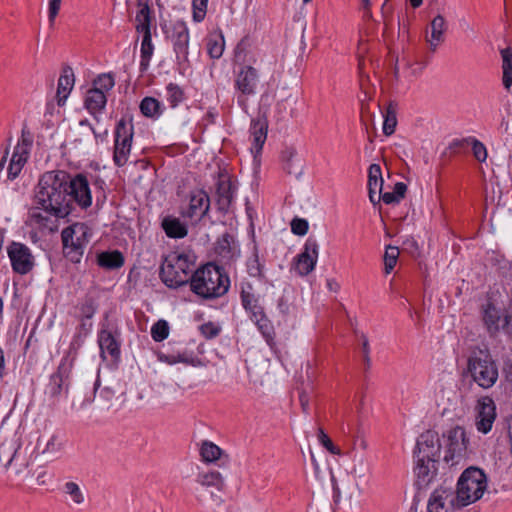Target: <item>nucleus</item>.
<instances>
[{
    "label": "nucleus",
    "instance_id": "f257e3e1",
    "mask_svg": "<svg viewBox=\"0 0 512 512\" xmlns=\"http://www.w3.org/2000/svg\"><path fill=\"white\" fill-rule=\"evenodd\" d=\"M34 203L56 217H67L76 205L87 209L92 204L88 180L83 174L72 177L63 170L47 171L35 188Z\"/></svg>",
    "mask_w": 512,
    "mask_h": 512
},
{
    "label": "nucleus",
    "instance_id": "f03ea898",
    "mask_svg": "<svg viewBox=\"0 0 512 512\" xmlns=\"http://www.w3.org/2000/svg\"><path fill=\"white\" fill-rule=\"evenodd\" d=\"M229 287L228 275L213 263L199 267L192 274L190 289L203 299L219 298L228 292Z\"/></svg>",
    "mask_w": 512,
    "mask_h": 512
},
{
    "label": "nucleus",
    "instance_id": "7ed1b4c3",
    "mask_svg": "<svg viewBox=\"0 0 512 512\" xmlns=\"http://www.w3.org/2000/svg\"><path fill=\"white\" fill-rule=\"evenodd\" d=\"M195 263L185 253L172 252L164 258L160 266L159 276L169 288H178L191 284Z\"/></svg>",
    "mask_w": 512,
    "mask_h": 512
},
{
    "label": "nucleus",
    "instance_id": "20e7f679",
    "mask_svg": "<svg viewBox=\"0 0 512 512\" xmlns=\"http://www.w3.org/2000/svg\"><path fill=\"white\" fill-rule=\"evenodd\" d=\"M467 374L481 388L489 389L499 378L498 366L488 349H473L467 359Z\"/></svg>",
    "mask_w": 512,
    "mask_h": 512
},
{
    "label": "nucleus",
    "instance_id": "39448f33",
    "mask_svg": "<svg viewBox=\"0 0 512 512\" xmlns=\"http://www.w3.org/2000/svg\"><path fill=\"white\" fill-rule=\"evenodd\" d=\"M486 487L484 472L477 467H469L458 480L456 499H450V502L457 507L468 506L482 497Z\"/></svg>",
    "mask_w": 512,
    "mask_h": 512
},
{
    "label": "nucleus",
    "instance_id": "423d86ee",
    "mask_svg": "<svg viewBox=\"0 0 512 512\" xmlns=\"http://www.w3.org/2000/svg\"><path fill=\"white\" fill-rule=\"evenodd\" d=\"M90 229L84 223H74L62 230L63 253L73 263H79L89 243Z\"/></svg>",
    "mask_w": 512,
    "mask_h": 512
},
{
    "label": "nucleus",
    "instance_id": "0eeeda50",
    "mask_svg": "<svg viewBox=\"0 0 512 512\" xmlns=\"http://www.w3.org/2000/svg\"><path fill=\"white\" fill-rule=\"evenodd\" d=\"M76 354V347L74 343H72L67 354L62 358L56 372L50 376L49 383L46 387V394L50 398L57 400L59 397L68 394L70 376Z\"/></svg>",
    "mask_w": 512,
    "mask_h": 512
},
{
    "label": "nucleus",
    "instance_id": "6e6552de",
    "mask_svg": "<svg viewBox=\"0 0 512 512\" xmlns=\"http://www.w3.org/2000/svg\"><path fill=\"white\" fill-rule=\"evenodd\" d=\"M167 39L172 43L173 50L176 55L177 65L183 74L190 67L189 61V29L185 22L175 21L165 31Z\"/></svg>",
    "mask_w": 512,
    "mask_h": 512
},
{
    "label": "nucleus",
    "instance_id": "1a4fd4ad",
    "mask_svg": "<svg viewBox=\"0 0 512 512\" xmlns=\"http://www.w3.org/2000/svg\"><path fill=\"white\" fill-rule=\"evenodd\" d=\"M134 135V127L130 120L121 118L114 132L113 162L117 167L127 164Z\"/></svg>",
    "mask_w": 512,
    "mask_h": 512
},
{
    "label": "nucleus",
    "instance_id": "9d476101",
    "mask_svg": "<svg viewBox=\"0 0 512 512\" xmlns=\"http://www.w3.org/2000/svg\"><path fill=\"white\" fill-rule=\"evenodd\" d=\"M483 324L490 336H496L501 330L512 335V314L503 313L493 302L487 301L481 307Z\"/></svg>",
    "mask_w": 512,
    "mask_h": 512
},
{
    "label": "nucleus",
    "instance_id": "9b49d317",
    "mask_svg": "<svg viewBox=\"0 0 512 512\" xmlns=\"http://www.w3.org/2000/svg\"><path fill=\"white\" fill-rule=\"evenodd\" d=\"M258 80V71L251 65H243L235 76L234 86L239 92L237 103L244 111L248 108V97L256 93Z\"/></svg>",
    "mask_w": 512,
    "mask_h": 512
},
{
    "label": "nucleus",
    "instance_id": "f8f14e48",
    "mask_svg": "<svg viewBox=\"0 0 512 512\" xmlns=\"http://www.w3.org/2000/svg\"><path fill=\"white\" fill-rule=\"evenodd\" d=\"M34 137L27 126L21 131V138L14 148L10 163L8 166V179L14 180L19 176L23 167L27 163L30 151L33 145Z\"/></svg>",
    "mask_w": 512,
    "mask_h": 512
},
{
    "label": "nucleus",
    "instance_id": "ddd939ff",
    "mask_svg": "<svg viewBox=\"0 0 512 512\" xmlns=\"http://www.w3.org/2000/svg\"><path fill=\"white\" fill-rule=\"evenodd\" d=\"M7 253L14 272L25 275L33 269L34 257L26 245L12 242L7 248Z\"/></svg>",
    "mask_w": 512,
    "mask_h": 512
},
{
    "label": "nucleus",
    "instance_id": "4468645a",
    "mask_svg": "<svg viewBox=\"0 0 512 512\" xmlns=\"http://www.w3.org/2000/svg\"><path fill=\"white\" fill-rule=\"evenodd\" d=\"M319 255V244L313 237L307 238L303 251L295 258V270L300 276L311 273L317 263Z\"/></svg>",
    "mask_w": 512,
    "mask_h": 512
},
{
    "label": "nucleus",
    "instance_id": "2eb2a0df",
    "mask_svg": "<svg viewBox=\"0 0 512 512\" xmlns=\"http://www.w3.org/2000/svg\"><path fill=\"white\" fill-rule=\"evenodd\" d=\"M441 443L436 431L427 430L420 434L417 439L414 450V457H423L425 459L439 460Z\"/></svg>",
    "mask_w": 512,
    "mask_h": 512
},
{
    "label": "nucleus",
    "instance_id": "dca6fc26",
    "mask_svg": "<svg viewBox=\"0 0 512 512\" xmlns=\"http://www.w3.org/2000/svg\"><path fill=\"white\" fill-rule=\"evenodd\" d=\"M448 450L444 460L451 466L456 465L464 457L468 446L465 430L461 427H455L450 430L448 435Z\"/></svg>",
    "mask_w": 512,
    "mask_h": 512
},
{
    "label": "nucleus",
    "instance_id": "f3484780",
    "mask_svg": "<svg viewBox=\"0 0 512 512\" xmlns=\"http://www.w3.org/2000/svg\"><path fill=\"white\" fill-rule=\"evenodd\" d=\"M9 465L6 469H9L16 476H23L29 472L28 468L33 460L36 458L31 448V444L22 446L21 444L16 445L13 455L9 456Z\"/></svg>",
    "mask_w": 512,
    "mask_h": 512
},
{
    "label": "nucleus",
    "instance_id": "a211bd4d",
    "mask_svg": "<svg viewBox=\"0 0 512 512\" xmlns=\"http://www.w3.org/2000/svg\"><path fill=\"white\" fill-rule=\"evenodd\" d=\"M476 412L477 430L484 434L488 433L496 419V406L493 399L489 396L478 399Z\"/></svg>",
    "mask_w": 512,
    "mask_h": 512
},
{
    "label": "nucleus",
    "instance_id": "6ab92c4d",
    "mask_svg": "<svg viewBox=\"0 0 512 512\" xmlns=\"http://www.w3.org/2000/svg\"><path fill=\"white\" fill-rule=\"evenodd\" d=\"M236 187L227 173H219L216 182V205L219 211L228 212L235 195Z\"/></svg>",
    "mask_w": 512,
    "mask_h": 512
},
{
    "label": "nucleus",
    "instance_id": "aec40b11",
    "mask_svg": "<svg viewBox=\"0 0 512 512\" xmlns=\"http://www.w3.org/2000/svg\"><path fill=\"white\" fill-rule=\"evenodd\" d=\"M35 457L43 456L46 459H52L59 455L63 448V443L57 434H42L38 436L36 444L31 445Z\"/></svg>",
    "mask_w": 512,
    "mask_h": 512
},
{
    "label": "nucleus",
    "instance_id": "412c9836",
    "mask_svg": "<svg viewBox=\"0 0 512 512\" xmlns=\"http://www.w3.org/2000/svg\"><path fill=\"white\" fill-rule=\"evenodd\" d=\"M214 251L225 264L236 261L240 256L239 243L234 235L230 233H224L217 239Z\"/></svg>",
    "mask_w": 512,
    "mask_h": 512
},
{
    "label": "nucleus",
    "instance_id": "4be33fe9",
    "mask_svg": "<svg viewBox=\"0 0 512 512\" xmlns=\"http://www.w3.org/2000/svg\"><path fill=\"white\" fill-rule=\"evenodd\" d=\"M438 461L430 458L414 457V474L419 487L427 486L434 479L437 473Z\"/></svg>",
    "mask_w": 512,
    "mask_h": 512
},
{
    "label": "nucleus",
    "instance_id": "5701e85b",
    "mask_svg": "<svg viewBox=\"0 0 512 512\" xmlns=\"http://www.w3.org/2000/svg\"><path fill=\"white\" fill-rule=\"evenodd\" d=\"M268 122L264 115H258L252 119L250 125V136L252 138L251 152L256 157L262 151L267 139Z\"/></svg>",
    "mask_w": 512,
    "mask_h": 512
},
{
    "label": "nucleus",
    "instance_id": "b1692460",
    "mask_svg": "<svg viewBox=\"0 0 512 512\" xmlns=\"http://www.w3.org/2000/svg\"><path fill=\"white\" fill-rule=\"evenodd\" d=\"M210 209V198L203 190L191 192L189 197V206L185 216L189 218H203Z\"/></svg>",
    "mask_w": 512,
    "mask_h": 512
},
{
    "label": "nucleus",
    "instance_id": "393cba45",
    "mask_svg": "<svg viewBox=\"0 0 512 512\" xmlns=\"http://www.w3.org/2000/svg\"><path fill=\"white\" fill-rule=\"evenodd\" d=\"M447 28V21L441 14L436 15L430 22V35L427 33L425 39L432 52L445 41Z\"/></svg>",
    "mask_w": 512,
    "mask_h": 512
},
{
    "label": "nucleus",
    "instance_id": "a878e982",
    "mask_svg": "<svg viewBox=\"0 0 512 512\" xmlns=\"http://www.w3.org/2000/svg\"><path fill=\"white\" fill-rule=\"evenodd\" d=\"M383 182L380 165L371 164L368 169V193L369 199L374 205L381 201V197L378 195L382 192Z\"/></svg>",
    "mask_w": 512,
    "mask_h": 512
},
{
    "label": "nucleus",
    "instance_id": "bb28decb",
    "mask_svg": "<svg viewBox=\"0 0 512 512\" xmlns=\"http://www.w3.org/2000/svg\"><path fill=\"white\" fill-rule=\"evenodd\" d=\"M75 82L74 72L70 66H65L58 79L56 100L59 106H63L68 98Z\"/></svg>",
    "mask_w": 512,
    "mask_h": 512
},
{
    "label": "nucleus",
    "instance_id": "cd10ccee",
    "mask_svg": "<svg viewBox=\"0 0 512 512\" xmlns=\"http://www.w3.org/2000/svg\"><path fill=\"white\" fill-rule=\"evenodd\" d=\"M107 103V96L98 89L90 88L85 95L84 107L99 121L98 115L104 110Z\"/></svg>",
    "mask_w": 512,
    "mask_h": 512
},
{
    "label": "nucleus",
    "instance_id": "c85d7f7f",
    "mask_svg": "<svg viewBox=\"0 0 512 512\" xmlns=\"http://www.w3.org/2000/svg\"><path fill=\"white\" fill-rule=\"evenodd\" d=\"M29 215L31 223L36 225L39 229H45L49 232L57 230L58 219L60 217L46 213L42 208H39L38 205H35V207L31 209Z\"/></svg>",
    "mask_w": 512,
    "mask_h": 512
},
{
    "label": "nucleus",
    "instance_id": "c756f323",
    "mask_svg": "<svg viewBox=\"0 0 512 512\" xmlns=\"http://www.w3.org/2000/svg\"><path fill=\"white\" fill-rule=\"evenodd\" d=\"M296 157L297 150L294 147H287L281 153V161L284 171L287 174L299 177L303 173V164Z\"/></svg>",
    "mask_w": 512,
    "mask_h": 512
},
{
    "label": "nucleus",
    "instance_id": "7c9ffc66",
    "mask_svg": "<svg viewBox=\"0 0 512 512\" xmlns=\"http://www.w3.org/2000/svg\"><path fill=\"white\" fill-rule=\"evenodd\" d=\"M98 343L102 355L109 354L113 360L120 356V344L111 331L102 329L98 335Z\"/></svg>",
    "mask_w": 512,
    "mask_h": 512
},
{
    "label": "nucleus",
    "instance_id": "2f4dec72",
    "mask_svg": "<svg viewBox=\"0 0 512 512\" xmlns=\"http://www.w3.org/2000/svg\"><path fill=\"white\" fill-rule=\"evenodd\" d=\"M450 499H453V492L445 489L438 488L436 489L430 496L428 501V511L429 512H447L446 503L450 502Z\"/></svg>",
    "mask_w": 512,
    "mask_h": 512
},
{
    "label": "nucleus",
    "instance_id": "473e14b6",
    "mask_svg": "<svg viewBox=\"0 0 512 512\" xmlns=\"http://www.w3.org/2000/svg\"><path fill=\"white\" fill-rule=\"evenodd\" d=\"M161 226L169 238H184L188 234L187 226L176 217L166 216Z\"/></svg>",
    "mask_w": 512,
    "mask_h": 512
},
{
    "label": "nucleus",
    "instance_id": "72a5a7b5",
    "mask_svg": "<svg viewBox=\"0 0 512 512\" xmlns=\"http://www.w3.org/2000/svg\"><path fill=\"white\" fill-rule=\"evenodd\" d=\"M140 111L143 116L153 120L158 119L164 112V105L154 97H144L139 105Z\"/></svg>",
    "mask_w": 512,
    "mask_h": 512
},
{
    "label": "nucleus",
    "instance_id": "f704fd0d",
    "mask_svg": "<svg viewBox=\"0 0 512 512\" xmlns=\"http://www.w3.org/2000/svg\"><path fill=\"white\" fill-rule=\"evenodd\" d=\"M196 482L203 487L215 488L218 491H222L225 486L221 473L215 470L198 473Z\"/></svg>",
    "mask_w": 512,
    "mask_h": 512
},
{
    "label": "nucleus",
    "instance_id": "c9c22d12",
    "mask_svg": "<svg viewBox=\"0 0 512 512\" xmlns=\"http://www.w3.org/2000/svg\"><path fill=\"white\" fill-rule=\"evenodd\" d=\"M199 453L202 461L205 463H213L217 460H221L223 456L227 458V455L224 454L223 450L218 445L209 440H204L201 442Z\"/></svg>",
    "mask_w": 512,
    "mask_h": 512
},
{
    "label": "nucleus",
    "instance_id": "e433bc0d",
    "mask_svg": "<svg viewBox=\"0 0 512 512\" xmlns=\"http://www.w3.org/2000/svg\"><path fill=\"white\" fill-rule=\"evenodd\" d=\"M97 263L103 268L117 269L123 266L124 257L123 254L118 250L102 252L97 257Z\"/></svg>",
    "mask_w": 512,
    "mask_h": 512
},
{
    "label": "nucleus",
    "instance_id": "4c0bfd02",
    "mask_svg": "<svg viewBox=\"0 0 512 512\" xmlns=\"http://www.w3.org/2000/svg\"><path fill=\"white\" fill-rule=\"evenodd\" d=\"M207 51L211 58L219 59L224 51L225 41L221 33H214L207 38Z\"/></svg>",
    "mask_w": 512,
    "mask_h": 512
},
{
    "label": "nucleus",
    "instance_id": "58836bf2",
    "mask_svg": "<svg viewBox=\"0 0 512 512\" xmlns=\"http://www.w3.org/2000/svg\"><path fill=\"white\" fill-rule=\"evenodd\" d=\"M502 69H503V85L506 89L512 86V50L504 48L501 50Z\"/></svg>",
    "mask_w": 512,
    "mask_h": 512
},
{
    "label": "nucleus",
    "instance_id": "ea45409f",
    "mask_svg": "<svg viewBox=\"0 0 512 512\" xmlns=\"http://www.w3.org/2000/svg\"><path fill=\"white\" fill-rule=\"evenodd\" d=\"M16 445L17 440L14 436L0 441V466L7 468L10 463L9 456L13 455Z\"/></svg>",
    "mask_w": 512,
    "mask_h": 512
},
{
    "label": "nucleus",
    "instance_id": "a19ab883",
    "mask_svg": "<svg viewBox=\"0 0 512 512\" xmlns=\"http://www.w3.org/2000/svg\"><path fill=\"white\" fill-rule=\"evenodd\" d=\"M407 191V186L403 182H398L395 184L392 192H384L379 195L381 200L387 204H396L399 203L401 199L404 198L405 193Z\"/></svg>",
    "mask_w": 512,
    "mask_h": 512
},
{
    "label": "nucleus",
    "instance_id": "79ce46f5",
    "mask_svg": "<svg viewBox=\"0 0 512 512\" xmlns=\"http://www.w3.org/2000/svg\"><path fill=\"white\" fill-rule=\"evenodd\" d=\"M240 297L242 306L248 312L261 306L258 298L252 293V286L249 283L246 284V287L242 286Z\"/></svg>",
    "mask_w": 512,
    "mask_h": 512
},
{
    "label": "nucleus",
    "instance_id": "37998d69",
    "mask_svg": "<svg viewBox=\"0 0 512 512\" xmlns=\"http://www.w3.org/2000/svg\"><path fill=\"white\" fill-rule=\"evenodd\" d=\"M185 98L183 89L176 83H169L166 86V100L170 107H177Z\"/></svg>",
    "mask_w": 512,
    "mask_h": 512
},
{
    "label": "nucleus",
    "instance_id": "c03bdc74",
    "mask_svg": "<svg viewBox=\"0 0 512 512\" xmlns=\"http://www.w3.org/2000/svg\"><path fill=\"white\" fill-rule=\"evenodd\" d=\"M154 52V46L152 44V36H144L141 42V60L140 69L141 71L147 70L149 62Z\"/></svg>",
    "mask_w": 512,
    "mask_h": 512
},
{
    "label": "nucleus",
    "instance_id": "a18cd8bd",
    "mask_svg": "<svg viewBox=\"0 0 512 512\" xmlns=\"http://www.w3.org/2000/svg\"><path fill=\"white\" fill-rule=\"evenodd\" d=\"M115 85L114 77L111 73H104L99 75L96 79L93 81V87L92 89H98L104 94L112 90V88Z\"/></svg>",
    "mask_w": 512,
    "mask_h": 512
},
{
    "label": "nucleus",
    "instance_id": "49530a36",
    "mask_svg": "<svg viewBox=\"0 0 512 512\" xmlns=\"http://www.w3.org/2000/svg\"><path fill=\"white\" fill-rule=\"evenodd\" d=\"M255 324L257 325L259 331L265 338L268 345L272 346L274 343L275 332L273 325L271 321L268 319V317L266 316L263 319L258 320L257 322H255Z\"/></svg>",
    "mask_w": 512,
    "mask_h": 512
},
{
    "label": "nucleus",
    "instance_id": "de8ad7c7",
    "mask_svg": "<svg viewBox=\"0 0 512 512\" xmlns=\"http://www.w3.org/2000/svg\"><path fill=\"white\" fill-rule=\"evenodd\" d=\"M399 257V249L395 246H388L384 254V271L385 274H390L397 264Z\"/></svg>",
    "mask_w": 512,
    "mask_h": 512
},
{
    "label": "nucleus",
    "instance_id": "09e8293b",
    "mask_svg": "<svg viewBox=\"0 0 512 512\" xmlns=\"http://www.w3.org/2000/svg\"><path fill=\"white\" fill-rule=\"evenodd\" d=\"M247 271L252 277H263V265L259 260L258 251L254 248L253 255L247 261Z\"/></svg>",
    "mask_w": 512,
    "mask_h": 512
},
{
    "label": "nucleus",
    "instance_id": "8fccbe9b",
    "mask_svg": "<svg viewBox=\"0 0 512 512\" xmlns=\"http://www.w3.org/2000/svg\"><path fill=\"white\" fill-rule=\"evenodd\" d=\"M397 125L396 113L391 106H389L384 114L383 133L390 136L395 132Z\"/></svg>",
    "mask_w": 512,
    "mask_h": 512
},
{
    "label": "nucleus",
    "instance_id": "3c124183",
    "mask_svg": "<svg viewBox=\"0 0 512 512\" xmlns=\"http://www.w3.org/2000/svg\"><path fill=\"white\" fill-rule=\"evenodd\" d=\"M169 335V326L165 320L157 321L151 328V336L154 341L161 342Z\"/></svg>",
    "mask_w": 512,
    "mask_h": 512
},
{
    "label": "nucleus",
    "instance_id": "603ef678",
    "mask_svg": "<svg viewBox=\"0 0 512 512\" xmlns=\"http://www.w3.org/2000/svg\"><path fill=\"white\" fill-rule=\"evenodd\" d=\"M64 492L71 497L75 504L80 505L84 502V495L77 483L72 481L66 482Z\"/></svg>",
    "mask_w": 512,
    "mask_h": 512
},
{
    "label": "nucleus",
    "instance_id": "864d4df0",
    "mask_svg": "<svg viewBox=\"0 0 512 512\" xmlns=\"http://www.w3.org/2000/svg\"><path fill=\"white\" fill-rule=\"evenodd\" d=\"M208 0H192L193 20L201 22L204 20L207 12Z\"/></svg>",
    "mask_w": 512,
    "mask_h": 512
},
{
    "label": "nucleus",
    "instance_id": "5fc2aeb1",
    "mask_svg": "<svg viewBox=\"0 0 512 512\" xmlns=\"http://www.w3.org/2000/svg\"><path fill=\"white\" fill-rule=\"evenodd\" d=\"M200 332L206 339H213L221 332V327L214 322H207L200 326Z\"/></svg>",
    "mask_w": 512,
    "mask_h": 512
},
{
    "label": "nucleus",
    "instance_id": "6e6d98bb",
    "mask_svg": "<svg viewBox=\"0 0 512 512\" xmlns=\"http://www.w3.org/2000/svg\"><path fill=\"white\" fill-rule=\"evenodd\" d=\"M251 47V41L248 37H244L241 39V41L237 44L235 48V57L242 63H245L247 61L246 55Z\"/></svg>",
    "mask_w": 512,
    "mask_h": 512
},
{
    "label": "nucleus",
    "instance_id": "4d7b16f0",
    "mask_svg": "<svg viewBox=\"0 0 512 512\" xmlns=\"http://www.w3.org/2000/svg\"><path fill=\"white\" fill-rule=\"evenodd\" d=\"M318 440L331 454L341 455V450L333 444L332 440L321 428L318 432Z\"/></svg>",
    "mask_w": 512,
    "mask_h": 512
},
{
    "label": "nucleus",
    "instance_id": "13d9d810",
    "mask_svg": "<svg viewBox=\"0 0 512 512\" xmlns=\"http://www.w3.org/2000/svg\"><path fill=\"white\" fill-rule=\"evenodd\" d=\"M472 151L474 157L479 162H484L487 159V149L485 145L477 139H472Z\"/></svg>",
    "mask_w": 512,
    "mask_h": 512
},
{
    "label": "nucleus",
    "instance_id": "bf43d9fd",
    "mask_svg": "<svg viewBox=\"0 0 512 512\" xmlns=\"http://www.w3.org/2000/svg\"><path fill=\"white\" fill-rule=\"evenodd\" d=\"M309 228L308 222L302 218H294L291 221V231L295 235L303 236L307 233Z\"/></svg>",
    "mask_w": 512,
    "mask_h": 512
},
{
    "label": "nucleus",
    "instance_id": "052dcab7",
    "mask_svg": "<svg viewBox=\"0 0 512 512\" xmlns=\"http://www.w3.org/2000/svg\"><path fill=\"white\" fill-rule=\"evenodd\" d=\"M138 6L140 7V9L135 17L137 24L151 22L150 8L148 4L142 3L141 0H139Z\"/></svg>",
    "mask_w": 512,
    "mask_h": 512
},
{
    "label": "nucleus",
    "instance_id": "680f3d73",
    "mask_svg": "<svg viewBox=\"0 0 512 512\" xmlns=\"http://www.w3.org/2000/svg\"><path fill=\"white\" fill-rule=\"evenodd\" d=\"M61 2L62 0H49L48 18L51 25H53L55 18L60 11Z\"/></svg>",
    "mask_w": 512,
    "mask_h": 512
},
{
    "label": "nucleus",
    "instance_id": "e2e57ef3",
    "mask_svg": "<svg viewBox=\"0 0 512 512\" xmlns=\"http://www.w3.org/2000/svg\"><path fill=\"white\" fill-rule=\"evenodd\" d=\"M299 402L302 408V411L306 414L309 413L310 406H309V396L305 391L300 392L299 394Z\"/></svg>",
    "mask_w": 512,
    "mask_h": 512
},
{
    "label": "nucleus",
    "instance_id": "0e129e2a",
    "mask_svg": "<svg viewBox=\"0 0 512 512\" xmlns=\"http://www.w3.org/2000/svg\"><path fill=\"white\" fill-rule=\"evenodd\" d=\"M249 313H250V318L254 323L257 322L258 320L266 317V314H265L262 306L256 307L255 310H252Z\"/></svg>",
    "mask_w": 512,
    "mask_h": 512
},
{
    "label": "nucleus",
    "instance_id": "69168bd1",
    "mask_svg": "<svg viewBox=\"0 0 512 512\" xmlns=\"http://www.w3.org/2000/svg\"><path fill=\"white\" fill-rule=\"evenodd\" d=\"M150 24H151V22L136 24L137 32L142 33L143 37L144 36H148V37L151 36Z\"/></svg>",
    "mask_w": 512,
    "mask_h": 512
},
{
    "label": "nucleus",
    "instance_id": "338daca9",
    "mask_svg": "<svg viewBox=\"0 0 512 512\" xmlns=\"http://www.w3.org/2000/svg\"><path fill=\"white\" fill-rule=\"evenodd\" d=\"M81 311L85 317L91 318L95 312V308H94L93 304L90 302V303L84 304L81 308Z\"/></svg>",
    "mask_w": 512,
    "mask_h": 512
},
{
    "label": "nucleus",
    "instance_id": "774afa93",
    "mask_svg": "<svg viewBox=\"0 0 512 512\" xmlns=\"http://www.w3.org/2000/svg\"><path fill=\"white\" fill-rule=\"evenodd\" d=\"M100 396L105 400L110 401L114 397V391L106 387L101 390Z\"/></svg>",
    "mask_w": 512,
    "mask_h": 512
}]
</instances>
